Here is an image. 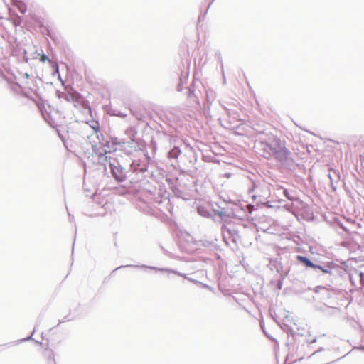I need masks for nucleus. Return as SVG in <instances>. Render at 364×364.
<instances>
[{
    "mask_svg": "<svg viewBox=\"0 0 364 364\" xmlns=\"http://www.w3.org/2000/svg\"><path fill=\"white\" fill-rule=\"evenodd\" d=\"M256 148L265 159H274L282 173H293L298 167L293 154L286 147L280 138L266 130L257 131Z\"/></svg>",
    "mask_w": 364,
    "mask_h": 364,
    "instance_id": "nucleus-1",
    "label": "nucleus"
},
{
    "mask_svg": "<svg viewBox=\"0 0 364 364\" xmlns=\"http://www.w3.org/2000/svg\"><path fill=\"white\" fill-rule=\"evenodd\" d=\"M237 207L238 205H236L235 208H221L222 210L218 212V215L223 221L222 227L236 229L239 232L247 227L244 222L247 218V213L246 211H240L242 215L237 214Z\"/></svg>",
    "mask_w": 364,
    "mask_h": 364,
    "instance_id": "nucleus-2",
    "label": "nucleus"
},
{
    "mask_svg": "<svg viewBox=\"0 0 364 364\" xmlns=\"http://www.w3.org/2000/svg\"><path fill=\"white\" fill-rule=\"evenodd\" d=\"M108 166L111 176L118 183L124 182L127 178L128 171L122 166L119 159L116 157L108 159L107 167Z\"/></svg>",
    "mask_w": 364,
    "mask_h": 364,
    "instance_id": "nucleus-3",
    "label": "nucleus"
},
{
    "mask_svg": "<svg viewBox=\"0 0 364 364\" xmlns=\"http://www.w3.org/2000/svg\"><path fill=\"white\" fill-rule=\"evenodd\" d=\"M127 267L148 269L154 270L156 272L172 273V274H174L176 275H178V276H180V277H184V278H186V279H188L190 281H194L193 279H192L191 278H188L186 274L181 273V272H178L177 270H174V269H168V268H160V267H154V266H149V265H146V264H137V265H135V264H127V265H121V266L115 268L112 272V274L114 273V272L117 271L118 269H121V268H127Z\"/></svg>",
    "mask_w": 364,
    "mask_h": 364,
    "instance_id": "nucleus-4",
    "label": "nucleus"
},
{
    "mask_svg": "<svg viewBox=\"0 0 364 364\" xmlns=\"http://www.w3.org/2000/svg\"><path fill=\"white\" fill-rule=\"evenodd\" d=\"M223 238L225 243L229 246V241H231L235 247H237L238 243L241 241L240 232L236 229H231V228H221Z\"/></svg>",
    "mask_w": 364,
    "mask_h": 364,
    "instance_id": "nucleus-5",
    "label": "nucleus"
},
{
    "mask_svg": "<svg viewBox=\"0 0 364 364\" xmlns=\"http://www.w3.org/2000/svg\"><path fill=\"white\" fill-rule=\"evenodd\" d=\"M286 331L289 336H291L296 343H301L302 346L306 344L307 347H310L313 343H315L317 341L316 337L310 339L306 335L299 333V329L297 331L293 330V328L289 326L286 327Z\"/></svg>",
    "mask_w": 364,
    "mask_h": 364,
    "instance_id": "nucleus-6",
    "label": "nucleus"
},
{
    "mask_svg": "<svg viewBox=\"0 0 364 364\" xmlns=\"http://www.w3.org/2000/svg\"><path fill=\"white\" fill-rule=\"evenodd\" d=\"M336 267V264L332 262H322L316 264L313 271L318 274L319 277L326 276V279L331 282V277L332 275V270Z\"/></svg>",
    "mask_w": 364,
    "mask_h": 364,
    "instance_id": "nucleus-7",
    "label": "nucleus"
},
{
    "mask_svg": "<svg viewBox=\"0 0 364 364\" xmlns=\"http://www.w3.org/2000/svg\"><path fill=\"white\" fill-rule=\"evenodd\" d=\"M41 112L44 120L51 127H55L58 126V124L55 121L57 116H60V112L58 109H55L54 107H52L50 105H48V109L44 107L43 109H41Z\"/></svg>",
    "mask_w": 364,
    "mask_h": 364,
    "instance_id": "nucleus-8",
    "label": "nucleus"
},
{
    "mask_svg": "<svg viewBox=\"0 0 364 364\" xmlns=\"http://www.w3.org/2000/svg\"><path fill=\"white\" fill-rule=\"evenodd\" d=\"M148 167L149 162L146 159L133 160L130 164V169L136 174L141 173L142 177H146V173H149Z\"/></svg>",
    "mask_w": 364,
    "mask_h": 364,
    "instance_id": "nucleus-9",
    "label": "nucleus"
},
{
    "mask_svg": "<svg viewBox=\"0 0 364 364\" xmlns=\"http://www.w3.org/2000/svg\"><path fill=\"white\" fill-rule=\"evenodd\" d=\"M92 151L98 156L99 163L104 166V169L106 171L108 159H112L113 156H108V152L106 150L102 147L98 148L96 145H92Z\"/></svg>",
    "mask_w": 364,
    "mask_h": 364,
    "instance_id": "nucleus-10",
    "label": "nucleus"
},
{
    "mask_svg": "<svg viewBox=\"0 0 364 364\" xmlns=\"http://www.w3.org/2000/svg\"><path fill=\"white\" fill-rule=\"evenodd\" d=\"M217 239H208L203 237L200 240H199L196 245L200 247H204L210 250H215V251H220L221 249L220 246L217 244Z\"/></svg>",
    "mask_w": 364,
    "mask_h": 364,
    "instance_id": "nucleus-11",
    "label": "nucleus"
},
{
    "mask_svg": "<svg viewBox=\"0 0 364 364\" xmlns=\"http://www.w3.org/2000/svg\"><path fill=\"white\" fill-rule=\"evenodd\" d=\"M296 261L306 269H314L316 263H314L308 257L298 255L296 256Z\"/></svg>",
    "mask_w": 364,
    "mask_h": 364,
    "instance_id": "nucleus-12",
    "label": "nucleus"
},
{
    "mask_svg": "<svg viewBox=\"0 0 364 364\" xmlns=\"http://www.w3.org/2000/svg\"><path fill=\"white\" fill-rule=\"evenodd\" d=\"M314 291L315 293L321 294V299L326 300L327 299L331 298L332 295L329 289L326 288L324 286H317L314 289Z\"/></svg>",
    "mask_w": 364,
    "mask_h": 364,
    "instance_id": "nucleus-13",
    "label": "nucleus"
},
{
    "mask_svg": "<svg viewBox=\"0 0 364 364\" xmlns=\"http://www.w3.org/2000/svg\"><path fill=\"white\" fill-rule=\"evenodd\" d=\"M178 180V178H167L166 181L173 194L179 198L182 196V191L177 186Z\"/></svg>",
    "mask_w": 364,
    "mask_h": 364,
    "instance_id": "nucleus-14",
    "label": "nucleus"
},
{
    "mask_svg": "<svg viewBox=\"0 0 364 364\" xmlns=\"http://www.w3.org/2000/svg\"><path fill=\"white\" fill-rule=\"evenodd\" d=\"M314 309L316 311H321L326 316L332 315L333 311L337 309V308L327 306L326 304H316Z\"/></svg>",
    "mask_w": 364,
    "mask_h": 364,
    "instance_id": "nucleus-15",
    "label": "nucleus"
},
{
    "mask_svg": "<svg viewBox=\"0 0 364 364\" xmlns=\"http://www.w3.org/2000/svg\"><path fill=\"white\" fill-rule=\"evenodd\" d=\"M0 77H3L4 79L6 80L9 84V86H10V89L15 93L16 94H21L23 91V87L22 86L18 84V82H9L6 78V77L4 76V72L2 71V70L0 68Z\"/></svg>",
    "mask_w": 364,
    "mask_h": 364,
    "instance_id": "nucleus-16",
    "label": "nucleus"
},
{
    "mask_svg": "<svg viewBox=\"0 0 364 364\" xmlns=\"http://www.w3.org/2000/svg\"><path fill=\"white\" fill-rule=\"evenodd\" d=\"M183 146L185 147V149H186L185 156L188 155L189 156V158H190L189 161H188L189 166H192L197 161V158H196L195 151L192 147L188 146L186 144H183Z\"/></svg>",
    "mask_w": 364,
    "mask_h": 364,
    "instance_id": "nucleus-17",
    "label": "nucleus"
},
{
    "mask_svg": "<svg viewBox=\"0 0 364 364\" xmlns=\"http://www.w3.org/2000/svg\"><path fill=\"white\" fill-rule=\"evenodd\" d=\"M273 266L275 270L280 274V277H282V279H284L288 275L289 271L283 270V265L277 259L274 261Z\"/></svg>",
    "mask_w": 364,
    "mask_h": 364,
    "instance_id": "nucleus-18",
    "label": "nucleus"
},
{
    "mask_svg": "<svg viewBox=\"0 0 364 364\" xmlns=\"http://www.w3.org/2000/svg\"><path fill=\"white\" fill-rule=\"evenodd\" d=\"M182 154V150L178 146H173L168 151V157L171 159H178L179 156Z\"/></svg>",
    "mask_w": 364,
    "mask_h": 364,
    "instance_id": "nucleus-19",
    "label": "nucleus"
},
{
    "mask_svg": "<svg viewBox=\"0 0 364 364\" xmlns=\"http://www.w3.org/2000/svg\"><path fill=\"white\" fill-rule=\"evenodd\" d=\"M197 211L200 215H201L204 218H212V214H211L210 210L208 209V208H207L206 206L198 205L197 207Z\"/></svg>",
    "mask_w": 364,
    "mask_h": 364,
    "instance_id": "nucleus-20",
    "label": "nucleus"
},
{
    "mask_svg": "<svg viewBox=\"0 0 364 364\" xmlns=\"http://www.w3.org/2000/svg\"><path fill=\"white\" fill-rule=\"evenodd\" d=\"M328 177L330 180L331 186L333 191L336 190V186L334 185V183H337L339 181V175L336 172L333 171V173H329Z\"/></svg>",
    "mask_w": 364,
    "mask_h": 364,
    "instance_id": "nucleus-21",
    "label": "nucleus"
},
{
    "mask_svg": "<svg viewBox=\"0 0 364 364\" xmlns=\"http://www.w3.org/2000/svg\"><path fill=\"white\" fill-rule=\"evenodd\" d=\"M279 191H280L281 193H282V195L288 200H294V197L290 194V193L289 192V191L287 189L282 187L279 189Z\"/></svg>",
    "mask_w": 364,
    "mask_h": 364,
    "instance_id": "nucleus-22",
    "label": "nucleus"
},
{
    "mask_svg": "<svg viewBox=\"0 0 364 364\" xmlns=\"http://www.w3.org/2000/svg\"><path fill=\"white\" fill-rule=\"evenodd\" d=\"M39 55V60L42 63L49 62L51 63V60L49 58V56L45 54L42 50L41 53L38 54Z\"/></svg>",
    "mask_w": 364,
    "mask_h": 364,
    "instance_id": "nucleus-23",
    "label": "nucleus"
},
{
    "mask_svg": "<svg viewBox=\"0 0 364 364\" xmlns=\"http://www.w3.org/2000/svg\"><path fill=\"white\" fill-rule=\"evenodd\" d=\"M50 63L52 66L53 75H55V74H58L59 77H60L58 64L57 63H53L52 61Z\"/></svg>",
    "mask_w": 364,
    "mask_h": 364,
    "instance_id": "nucleus-24",
    "label": "nucleus"
},
{
    "mask_svg": "<svg viewBox=\"0 0 364 364\" xmlns=\"http://www.w3.org/2000/svg\"><path fill=\"white\" fill-rule=\"evenodd\" d=\"M187 80H188V75L185 76L184 80L182 77H179V82H178V83L177 85V87H176L177 91L181 92L183 90V84L184 83V81H186Z\"/></svg>",
    "mask_w": 364,
    "mask_h": 364,
    "instance_id": "nucleus-25",
    "label": "nucleus"
},
{
    "mask_svg": "<svg viewBox=\"0 0 364 364\" xmlns=\"http://www.w3.org/2000/svg\"><path fill=\"white\" fill-rule=\"evenodd\" d=\"M36 331V327L34 328L33 331H32L31 334L30 336H28V337L25 338H23V339H21L19 341H17L16 342L17 343H21V342H25V341H31L33 339V335L34 334Z\"/></svg>",
    "mask_w": 364,
    "mask_h": 364,
    "instance_id": "nucleus-26",
    "label": "nucleus"
},
{
    "mask_svg": "<svg viewBox=\"0 0 364 364\" xmlns=\"http://www.w3.org/2000/svg\"><path fill=\"white\" fill-rule=\"evenodd\" d=\"M236 205H238L237 210H236V213L242 215V213L240 211H245L243 208V206L240 203H235L232 205V208H235Z\"/></svg>",
    "mask_w": 364,
    "mask_h": 364,
    "instance_id": "nucleus-27",
    "label": "nucleus"
},
{
    "mask_svg": "<svg viewBox=\"0 0 364 364\" xmlns=\"http://www.w3.org/2000/svg\"><path fill=\"white\" fill-rule=\"evenodd\" d=\"M358 275L360 279V284L364 287V272L359 271L358 272Z\"/></svg>",
    "mask_w": 364,
    "mask_h": 364,
    "instance_id": "nucleus-28",
    "label": "nucleus"
},
{
    "mask_svg": "<svg viewBox=\"0 0 364 364\" xmlns=\"http://www.w3.org/2000/svg\"><path fill=\"white\" fill-rule=\"evenodd\" d=\"M46 355L50 358L49 363L53 362L54 364H56V362L54 359V358H51L53 355V352L51 350L46 351Z\"/></svg>",
    "mask_w": 364,
    "mask_h": 364,
    "instance_id": "nucleus-29",
    "label": "nucleus"
},
{
    "mask_svg": "<svg viewBox=\"0 0 364 364\" xmlns=\"http://www.w3.org/2000/svg\"><path fill=\"white\" fill-rule=\"evenodd\" d=\"M321 351H326V350H324V348H323L320 347V348H318V350H315L314 353H312L311 354V357H312V356H314V355H317L318 353H320V352H321ZM326 352H327V353H329V350H326Z\"/></svg>",
    "mask_w": 364,
    "mask_h": 364,
    "instance_id": "nucleus-30",
    "label": "nucleus"
},
{
    "mask_svg": "<svg viewBox=\"0 0 364 364\" xmlns=\"http://www.w3.org/2000/svg\"><path fill=\"white\" fill-rule=\"evenodd\" d=\"M194 96H195L194 90L189 87L188 92H187V97L188 98L191 99Z\"/></svg>",
    "mask_w": 364,
    "mask_h": 364,
    "instance_id": "nucleus-31",
    "label": "nucleus"
},
{
    "mask_svg": "<svg viewBox=\"0 0 364 364\" xmlns=\"http://www.w3.org/2000/svg\"><path fill=\"white\" fill-rule=\"evenodd\" d=\"M283 280H284V279H282V277H280V279L278 280V282L277 283V288L278 289H281L282 288Z\"/></svg>",
    "mask_w": 364,
    "mask_h": 364,
    "instance_id": "nucleus-32",
    "label": "nucleus"
},
{
    "mask_svg": "<svg viewBox=\"0 0 364 364\" xmlns=\"http://www.w3.org/2000/svg\"><path fill=\"white\" fill-rule=\"evenodd\" d=\"M23 61L26 62V63H28L29 58L27 56V51L26 50H23Z\"/></svg>",
    "mask_w": 364,
    "mask_h": 364,
    "instance_id": "nucleus-33",
    "label": "nucleus"
},
{
    "mask_svg": "<svg viewBox=\"0 0 364 364\" xmlns=\"http://www.w3.org/2000/svg\"><path fill=\"white\" fill-rule=\"evenodd\" d=\"M338 226L346 232H349V230L345 227L342 223H338Z\"/></svg>",
    "mask_w": 364,
    "mask_h": 364,
    "instance_id": "nucleus-34",
    "label": "nucleus"
},
{
    "mask_svg": "<svg viewBox=\"0 0 364 364\" xmlns=\"http://www.w3.org/2000/svg\"><path fill=\"white\" fill-rule=\"evenodd\" d=\"M69 320L70 319L68 318V316H65L61 320H59L58 326L60 325V323H64V322H65L67 321H69Z\"/></svg>",
    "mask_w": 364,
    "mask_h": 364,
    "instance_id": "nucleus-35",
    "label": "nucleus"
},
{
    "mask_svg": "<svg viewBox=\"0 0 364 364\" xmlns=\"http://www.w3.org/2000/svg\"><path fill=\"white\" fill-rule=\"evenodd\" d=\"M216 205H217V206H218L220 210L215 209V208H213V212L215 213V215H218V211H221V210H222L221 208H223V207H222V206H220V205H218V204H216Z\"/></svg>",
    "mask_w": 364,
    "mask_h": 364,
    "instance_id": "nucleus-36",
    "label": "nucleus"
},
{
    "mask_svg": "<svg viewBox=\"0 0 364 364\" xmlns=\"http://www.w3.org/2000/svg\"><path fill=\"white\" fill-rule=\"evenodd\" d=\"M219 62H220V67H221V69H222L223 75H224L223 63V60H222L221 56H219Z\"/></svg>",
    "mask_w": 364,
    "mask_h": 364,
    "instance_id": "nucleus-37",
    "label": "nucleus"
},
{
    "mask_svg": "<svg viewBox=\"0 0 364 364\" xmlns=\"http://www.w3.org/2000/svg\"><path fill=\"white\" fill-rule=\"evenodd\" d=\"M126 144L124 139H119V142H117V145L123 146Z\"/></svg>",
    "mask_w": 364,
    "mask_h": 364,
    "instance_id": "nucleus-38",
    "label": "nucleus"
},
{
    "mask_svg": "<svg viewBox=\"0 0 364 364\" xmlns=\"http://www.w3.org/2000/svg\"><path fill=\"white\" fill-rule=\"evenodd\" d=\"M26 11V8L24 7V8H22V9H20V12L23 14H24Z\"/></svg>",
    "mask_w": 364,
    "mask_h": 364,
    "instance_id": "nucleus-39",
    "label": "nucleus"
},
{
    "mask_svg": "<svg viewBox=\"0 0 364 364\" xmlns=\"http://www.w3.org/2000/svg\"><path fill=\"white\" fill-rule=\"evenodd\" d=\"M119 139H118L117 138H114L112 139V142L114 144H117V142H119Z\"/></svg>",
    "mask_w": 364,
    "mask_h": 364,
    "instance_id": "nucleus-40",
    "label": "nucleus"
},
{
    "mask_svg": "<svg viewBox=\"0 0 364 364\" xmlns=\"http://www.w3.org/2000/svg\"><path fill=\"white\" fill-rule=\"evenodd\" d=\"M212 2H213V1H211V2L208 4V8H207V10L205 11V14L208 12V9L210 8V5H211Z\"/></svg>",
    "mask_w": 364,
    "mask_h": 364,
    "instance_id": "nucleus-41",
    "label": "nucleus"
},
{
    "mask_svg": "<svg viewBox=\"0 0 364 364\" xmlns=\"http://www.w3.org/2000/svg\"><path fill=\"white\" fill-rule=\"evenodd\" d=\"M24 77H25L26 79H28V78L29 77V75H28L27 73H24Z\"/></svg>",
    "mask_w": 364,
    "mask_h": 364,
    "instance_id": "nucleus-42",
    "label": "nucleus"
},
{
    "mask_svg": "<svg viewBox=\"0 0 364 364\" xmlns=\"http://www.w3.org/2000/svg\"><path fill=\"white\" fill-rule=\"evenodd\" d=\"M21 18H18V23H16V25L17 26V25L21 24Z\"/></svg>",
    "mask_w": 364,
    "mask_h": 364,
    "instance_id": "nucleus-43",
    "label": "nucleus"
},
{
    "mask_svg": "<svg viewBox=\"0 0 364 364\" xmlns=\"http://www.w3.org/2000/svg\"><path fill=\"white\" fill-rule=\"evenodd\" d=\"M334 363V360H332V361H328L327 363H326L325 364H333Z\"/></svg>",
    "mask_w": 364,
    "mask_h": 364,
    "instance_id": "nucleus-44",
    "label": "nucleus"
},
{
    "mask_svg": "<svg viewBox=\"0 0 364 364\" xmlns=\"http://www.w3.org/2000/svg\"><path fill=\"white\" fill-rule=\"evenodd\" d=\"M304 208L305 209H309V206H308V205H304Z\"/></svg>",
    "mask_w": 364,
    "mask_h": 364,
    "instance_id": "nucleus-45",
    "label": "nucleus"
},
{
    "mask_svg": "<svg viewBox=\"0 0 364 364\" xmlns=\"http://www.w3.org/2000/svg\"><path fill=\"white\" fill-rule=\"evenodd\" d=\"M93 129L97 132L98 130V128H95V127H93Z\"/></svg>",
    "mask_w": 364,
    "mask_h": 364,
    "instance_id": "nucleus-46",
    "label": "nucleus"
},
{
    "mask_svg": "<svg viewBox=\"0 0 364 364\" xmlns=\"http://www.w3.org/2000/svg\"><path fill=\"white\" fill-rule=\"evenodd\" d=\"M73 246H74V244L73 245ZM72 250H73V251L74 250V248H73V247L72 248Z\"/></svg>",
    "mask_w": 364,
    "mask_h": 364,
    "instance_id": "nucleus-47",
    "label": "nucleus"
}]
</instances>
